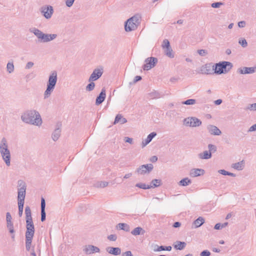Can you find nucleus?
I'll return each instance as SVG.
<instances>
[{
	"mask_svg": "<svg viewBox=\"0 0 256 256\" xmlns=\"http://www.w3.org/2000/svg\"><path fill=\"white\" fill-rule=\"evenodd\" d=\"M8 152V144L6 140L4 138H3L0 144V151Z\"/></svg>",
	"mask_w": 256,
	"mask_h": 256,
	"instance_id": "nucleus-29",
	"label": "nucleus"
},
{
	"mask_svg": "<svg viewBox=\"0 0 256 256\" xmlns=\"http://www.w3.org/2000/svg\"><path fill=\"white\" fill-rule=\"evenodd\" d=\"M172 248L171 246H158V245H156L155 248L154 249V252H160L162 250L170 251L172 250Z\"/></svg>",
	"mask_w": 256,
	"mask_h": 256,
	"instance_id": "nucleus-28",
	"label": "nucleus"
},
{
	"mask_svg": "<svg viewBox=\"0 0 256 256\" xmlns=\"http://www.w3.org/2000/svg\"><path fill=\"white\" fill-rule=\"evenodd\" d=\"M208 152H211V154L212 153L215 152L217 150L216 146L212 144H208Z\"/></svg>",
	"mask_w": 256,
	"mask_h": 256,
	"instance_id": "nucleus-41",
	"label": "nucleus"
},
{
	"mask_svg": "<svg viewBox=\"0 0 256 256\" xmlns=\"http://www.w3.org/2000/svg\"><path fill=\"white\" fill-rule=\"evenodd\" d=\"M6 226L10 234H14V232L12 222H6Z\"/></svg>",
	"mask_w": 256,
	"mask_h": 256,
	"instance_id": "nucleus-43",
	"label": "nucleus"
},
{
	"mask_svg": "<svg viewBox=\"0 0 256 256\" xmlns=\"http://www.w3.org/2000/svg\"><path fill=\"white\" fill-rule=\"evenodd\" d=\"M46 218V213L45 210H41V221L44 222Z\"/></svg>",
	"mask_w": 256,
	"mask_h": 256,
	"instance_id": "nucleus-53",
	"label": "nucleus"
},
{
	"mask_svg": "<svg viewBox=\"0 0 256 256\" xmlns=\"http://www.w3.org/2000/svg\"><path fill=\"white\" fill-rule=\"evenodd\" d=\"M204 222V219L202 217L200 216L194 222L193 224L195 228H197L200 226Z\"/></svg>",
	"mask_w": 256,
	"mask_h": 256,
	"instance_id": "nucleus-32",
	"label": "nucleus"
},
{
	"mask_svg": "<svg viewBox=\"0 0 256 256\" xmlns=\"http://www.w3.org/2000/svg\"><path fill=\"white\" fill-rule=\"evenodd\" d=\"M191 182L192 181L190 179H189L188 178H185L179 182L178 184L181 186H185L189 185L191 184Z\"/></svg>",
	"mask_w": 256,
	"mask_h": 256,
	"instance_id": "nucleus-35",
	"label": "nucleus"
},
{
	"mask_svg": "<svg viewBox=\"0 0 256 256\" xmlns=\"http://www.w3.org/2000/svg\"><path fill=\"white\" fill-rule=\"evenodd\" d=\"M141 21V15L139 14H134L125 22V30L129 32L136 30L140 24Z\"/></svg>",
	"mask_w": 256,
	"mask_h": 256,
	"instance_id": "nucleus-3",
	"label": "nucleus"
},
{
	"mask_svg": "<svg viewBox=\"0 0 256 256\" xmlns=\"http://www.w3.org/2000/svg\"><path fill=\"white\" fill-rule=\"evenodd\" d=\"M150 184L149 185L150 188L158 187L162 184V180L160 179H154L152 180Z\"/></svg>",
	"mask_w": 256,
	"mask_h": 256,
	"instance_id": "nucleus-33",
	"label": "nucleus"
},
{
	"mask_svg": "<svg viewBox=\"0 0 256 256\" xmlns=\"http://www.w3.org/2000/svg\"><path fill=\"white\" fill-rule=\"evenodd\" d=\"M108 182L106 181L98 182L96 184V186L97 188H104L108 186Z\"/></svg>",
	"mask_w": 256,
	"mask_h": 256,
	"instance_id": "nucleus-37",
	"label": "nucleus"
},
{
	"mask_svg": "<svg viewBox=\"0 0 256 256\" xmlns=\"http://www.w3.org/2000/svg\"><path fill=\"white\" fill-rule=\"evenodd\" d=\"M58 80V72L56 70H52L48 76L46 84V88L44 92V98H48L54 91Z\"/></svg>",
	"mask_w": 256,
	"mask_h": 256,
	"instance_id": "nucleus-2",
	"label": "nucleus"
},
{
	"mask_svg": "<svg viewBox=\"0 0 256 256\" xmlns=\"http://www.w3.org/2000/svg\"><path fill=\"white\" fill-rule=\"evenodd\" d=\"M126 122L127 120L126 118H124L121 114H118L115 118L114 124H116L118 122L120 124H124Z\"/></svg>",
	"mask_w": 256,
	"mask_h": 256,
	"instance_id": "nucleus-23",
	"label": "nucleus"
},
{
	"mask_svg": "<svg viewBox=\"0 0 256 256\" xmlns=\"http://www.w3.org/2000/svg\"><path fill=\"white\" fill-rule=\"evenodd\" d=\"M196 102V100L194 99H188L186 100L183 101L182 102V104H183L186 105H192L195 104Z\"/></svg>",
	"mask_w": 256,
	"mask_h": 256,
	"instance_id": "nucleus-42",
	"label": "nucleus"
},
{
	"mask_svg": "<svg viewBox=\"0 0 256 256\" xmlns=\"http://www.w3.org/2000/svg\"><path fill=\"white\" fill-rule=\"evenodd\" d=\"M90 82V83L88 84L86 86V90L88 92L92 90L95 86V84L93 82Z\"/></svg>",
	"mask_w": 256,
	"mask_h": 256,
	"instance_id": "nucleus-44",
	"label": "nucleus"
},
{
	"mask_svg": "<svg viewBox=\"0 0 256 256\" xmlns=\"http://www.w3.org/2000/svg\"><path fill=\"white\" fill-rule=\"evenodd\" d=\"M124 140L125 142L132 144V143L133 140L129 137H125Z\"/></svg>",
	"mask_w": 256,
	"mask_h": 256,
	"instance_id": "nucleus-59",
	"label": "nucleus"
},
{
	"mask_svg": "<svg viewBox=\"0 0 256 256\" xmlns=\"http://www.w3.org/2000/svg\"><path fill=\"white\" fill-rule=\"evenodd\" d=\"M30 32L33 33L40 42H48L54 40L57 37L56 34H44L36 28H30Z\"/></svg>",
	"mask_w": 256,
	"mask_h": 256,
	"instance_id": "nucleus-4",
	"label": "nucleus"
},
{
	"mask_svg": "<svg viewBox=\"0 0 256 256\" xmlns=\"http://www.w3.org/2000/svg\"><path fill=\"white\" fill-rule=\"evenodd\" d=\"M220 174H221L224 175V176H227V174H228V172L224 170H220L218 172Z\"/></svg>",
	"mask_w": 256,
	"mask_h": 256,
	"instance_id": "nucleus-62",
	"label": "nucleus"
},
{
	"mask_svg": "<svg viewBox=\"0 0 256 256\" xmlns=\"http://www.w3.org/2000/svg\"><path fill=\"white\" fill-rule=\"evenodd\" d=\"M201 124V120L196 117L187 118L184 120V124L187 126L196 127Z\"/></svg>",
	"mask_w": 256,
	"mask_h": 256,
	"instance_id": "nucleus-7",
	"label": "nucleus"
},
{
	"mask_svg": "<svg viewBox=\"0 0 256 256\" xmlns=\"http://www.w3.org/2000/svg\"><path fill=\"white\" fill-rule=\"evenodd\" d=\"M198 52L200 56H204L206 54V51L204 50H199Z\"/></svg>",
	"mask_w": 256,
	"mask_h": 256,
	"instance_id": "nucleus-56",
	"label": "nucleus"
},
{
	"mask_svg": "<svg viewBox=\"0 0 256 256\" xmlns=\"http://www.w3.org/2000/svg\"><path fill=\"white\" fill-rule=\"evenodd\" d=\"M106 251L111 254L118 256L121 254V249L118 247L109 246L106 248Z\"/></svg>",
	"mask_w": 256,
	"mask_h": 256,
	"instance_id": "nucleus-20",
	"label": "nucleus"
},
{
	"mask_svg": "<svg viewBox=\"0 0 256 256\" xmlns=\"http://www.w3.org/2000/svg\"><path fill=\"white\" fill-rule=\"evenodd\" d=\"M154 168L152 164H142L136 170V172L138 174L144 175L149 174Z\"/></svg>",
	"mask_w": 256,
	"mask_h": 256,
	"instance_id": "nucleus-9",
	"label": "nucleus"
},
{
	"mask_svg": "<svg viewBox=\"0 0 256 256\" xmlns=\"http://www.w3.org/2000/svg\"><path fill=\"white\" fill-rule=\"evenodd\" d=\"M186 244L184 242L176 241L175 244H174V247L175 249L178 250H182L186 246Z\"/></svg>",
	"mask_w": 256,
	"mask_h": 256,
	"instance_id": "nucleus-27",
	"label": "nucleus"
},
{
	"mask_svg": "<svg viewBox=\"0 0 256 256\" xmlns=\"http://www.w3.org/2000/svg\"><path fill=\"white\" fill-rule=\"evenodd\" d=\"M60 133H61V130L60 128H56L55 130H54V132L52 134V140L54 141L57 140L59 138L60 136Z\"/></svg>",
	"mask_w": 256,
	"mask_h": 256,
	"instance_id": "nucleus-30",
	"label": "nucleus"
},
{
	"mask_svg": "<svg viewBox=\"0 0 256 256\" xmlns=\"http://www.w3.org/2000/svg\"><path fill=\"white\" fill-rule=\"evenodd\" d=\"M205 171L202 168H192L190 170V175L192 177H196L204 174Z\"/></svg>",
	"mask_w": 256,
	"mask_h": 256,
	"instance_id": "nucleus-17",
	"label": "nucleus"
},
{
	"mask_svg": "<svg viewBox=\"0 0 256 256\" xmlns=\"http://www.w3.org/2000/svg\"><path fill=\"white\" fill-rule=\"evenodd\" d=\"M142 79V78L141 76H136L134 77L133 82L134 84L137 82H138L140 80Z\"/></svg>",
	"mask_w": 256,
	"mask_h": 256,
	"instance_id": "nucleus-57",
	"label": "nucleus"
},
{
	"mask_svg": "<svg viewBox=\"0 0 256 256\" xmlns=\"http://www.w3.org/2000/svg\"><path fill=\"white\" fill-rule=\"evenodd\" d=\"M232 168H234L236 170H242L244 168V161L242 160L241 162L233 164H232Z\"/></svg>",
	"mask_w": 256,
	"mask_h": 256,
	"instance_id": "nucleus-31",
	"label": "nucleus"
},
{
	"mask_svg": "<svg viewBox=\"0 0 256 256\" xmlns=\"http://www.w3.org/2000/svg\"><path fill=\"white\" fill-rule=\"evenodd\" d=\"M162 46V48H164V49H165L166 48H168L170 46V43L169 41L168 40L164 39L163 40Z\"/></svg>",
	"mask_w": 256,
	"mask_h": 256,
	"instance_id": "nucleus-46",
	"label": "nucleus"
},
{
	"mask_svg": "<svg viewBox=\"0 0 256 256\" xmlns=\"http://www.w3.org/2000/svg\"><path fill=\"white\" fill-rule=\"evenodd\" d=\"M102 70L100 69H95L90 76L88 82H94L98 80L102 74Z\"/></svg>",
	"mask_w": 256,
	"mask_h": 256,
	"instance_id": "nucleus-13",
	"label": "nucleus"
},
{
	"mask_svg": "<svg viewBox=\"0 0 256 256\" xmlns=\"http://www.w3.org/2000/svg\"><path fill=\"white\" fill-rule=\"evenodd\" d=\"M0 152L6 166H9L10 163V150H8V152H4V150H3V152L0 151Z\"/></svg>",
	"mask_w": 256,
	"mask_h": 256,
	"instance_id": "nucleus-21",
	"label": "nucleus"
},
{
	"mask_svg": "<svg viewBox=\"0 0 256 256\" xmlns=\"http://www.w3.org/2000/svg\"><path fill=\"white\" fill-rule=\"evenodd\" d=\"M53 12V8L50 6H42L41 8V12L46 19H49L52 17Z\"/></svg>",
	"mask_w": 256,
	"mask_h": 256,
	"instance_id": "nucleus-12",
	"label": "nucleus"
},
{
	"mask_svg": "<svg viewBox=\"0 0 256 256\" xmlns=\"http://www.w3.org/2000/svg\"><path fill=\"white\" fill-rule=\"evenodd\" d=\"M232 64L229 62L223 61L214 65V72L216 74H226L232 68Z\"/></svg>",
	"mask_w": 256,
	"mask_h": 256,
	"instance_id": "nucleus-5",
	"label": "nucleus"
},
{
	"mask_svg": "<svg viewBox=\"0 0 256 256\" xmlns=\"http://www.w3.org/2000/svg\"><path fill=\"white\" fill-rule=\"evenodd\" d=\"M256 71V67H243L238 69V72L240 74H253Z\"/></svg>",
	"mask_w": 256,
	"mask_h": 256,
	"instance_id": "nucleus-15",
	"label": "nucleus"
},
{
	"mask_svg": "<svg viewBox=\"0 0 256 256\" xmlns=\"http://www.w3.org/2000/svg\"><path fill=\"white\" fill-rule=\"evenodd\" d=\"M7 70L9 73H12L14 70V66L13 63L8 62L6 66Z\"/></svg>",
	"mask_w": 256,
	"mask_h": 256,
	"instance_id": "nucleus-45",
	"label": "nucleus"
},
{
	"mask_svg": "<svg viewBox=\"0 0 256 256\" xmlns=\"http://www.w3.org/2000/svg\"><path fill=\"white\" fill-rule=\"evenodd\" d=\"M150 160L152 162H155L158 160V157L156 156H154L150 158Z\"/></svg>",
	"mask_w": 256,
	"mask_h": 256,
	"instance_id": "nucleus-63",
	"label": "nucleus"
},
{
	"mask_svg": "<svg viewBox=\"0 0 256 256\" xmlns=\"http://www.w3.org/2000/svg\"><path fill=\"white\" fill-rule=\"evenodd\" d=\"M46 208V202L44 198L42 197L41 198V210H45Z\"/></svg>",
	"mask_w": 256,
	"mask_h": 256,
	"instance_id": "nucleus-52",
	"label": "nucleus"
},
{
	"mask_svg": "<svg viewBox=\"0 0 256 256\" xmlns=\"http://www.w3.org/2000/svg\"><path fill=\"white\" fill-rule=\"evenodd\" d=\"M24 205V202H22V200L20 202H18V215L20 217H21L22 215Z\"/></svg>",
	"mask_w": 256,
	"mask_h": 256,
	"instance_id": "nucleus-38",
	"label": "nucleus"
},
{
	"mask_svg": "<svg viewBox=\"0 0 256 256\" xmlns=\"http://www.w3.org/2000/svg\"><path fill=\"white\" fill-rule=\"evenodd\" d=\"M214 66H211L210 64H206L202 66L200 70V73L204 74H212L214 72Z\"/></svg>",
	"mask_w": 256,
	"mask_h": 256,
	"instance_id": "nucleus-11",
	"label": "nucleus"
},
{
	"mask_svg": "<svg viewBox=\"0 0 256 256\" xmlns=\"http://www.w3.org/2000/svg\"><path fill=\"white\" fill-rule=\"evenodd\" d=\"M210 252L208 250H204L200 254V256H210Z\"/></svg>",
	"mask_w": 256,
	"mask_h": 256,
	"instance_id": "nucleus-51",
	"label": "nucleus"
},
{
	"mask_svg": "<svg viewBox=\"0 0 256 256\" xmlns=\"http://www.w3.org/2000/svg\"><path fill=\"white\" fill-rule=\"evenodd\" d=\"M108 240L114 242L117 240V236L115 234H112L108 236Z\"/></svg>",
	"mask_w": 256,
	"mask_h": 256,
	"instance_id": "nucleus-48",
	"label": "nucleus"
},
{
	"mask_svg": "<svg viewBox=\"0 0 256 256\" xmlns=\"http://www.w3.org/2000/svg\"><path fill=\"white\" fill-rule=\"evenodd\" d=\"M136 186L144 190L150 188V186L149 185L142 182L136 184Z\"/></svg>",
	"mask_w": 256,
	"mask_h": 256,
	"instance_id": "nucleus-39",
	"label": "nucleus"
},
{
	"mask_svg": "<svg viewBox=\"0 0 256 256\" xmlns=\"http://www.w3.org/2000/svg\"><path fill=\"white\" fill-rule=\"evenodd\" d=\"M122 256H132V254L130 251H126L122 254Z\"/></svg>",
	"mask_w": 256,
	"mask_h": 256,
	"instance_id": "nucleus-60",
	"label": "nucleus"
},
{
	"mask_svg": "<svg viewBox=\"0 0 256 256\" xmlns=\"http://www.w3.org/2000/svg\"><path fill=\"white\" fill-rule=\"evenodd\" d=\"M106 96V90L104 88H102L99 95L96 98V104L98 106L101 104L104 100Z\"/></svg>",
	"mask_w": 256,
	"mask_h": 256,
	"instance_id": "nucleus-19",
	"label": "nucleus"
},
{
	"mask_svg": "<svg viewBox=\"0 0 256 256\" xmlns=\"http://www.w3.org/2000/svg\"><path fill=\"white\" fill-rule=\"evenodd\" d=\"M118 229L123 230L126 232H129L130 230V226L126 223H119L116 226Z\"/></svg>",
	"mask_w": 256,
	"mask_h": 256,
	"instance_id": "nucleus-26",
	"label": "nucleus"
},
{
	"mask_svg": "<svg viewBox=\"0 0 256 256\" xmlns=\"http://www.w3.org/2000/svg\"><path fill=\"white\" fill-rule=\"evenodd\" d=\"M145 232V230L139 226L136 228L131 232L132 234L134 236L140 234L143 235Z\"/></svg>",
	"mask_w": 256,
	"mask_h": 256,
	"instance_id": "nucleus-24",
	"label": "nucleus"
},
{
	"mask_svg": "<svg viewBox=\"0 0 256 256\" xmlns=\"http://www.w3.org/2000/svg\"><path fill=\"white\" fill-rule=\"evenodd\" d=\"M32 240V239L31 238H26V248L27 251H29L30 249Z\"/></svg>",
	"mask_w": 256,
	"mask_h": 256,
	"instance_id": "nucleus-40",
	"label": "nucleus"
},
{
	"mask_svg": "<svg viewBox=\"0 0 256 256\" xmlns=\"http://www.w3.org/2000/svg\"><path fill=\"white\" fill-rule=\"evenodd\" d=\"M84 251L86 254H89L93 253L99 252L100 250L98 247L96 246L88 245L84 249Z\"/></svg>",
	"mask_w": 256,
	"mask_h": 256,
	"instance_id": "nucleus-14",
	"label": "nucleus"
},
{
	"mask_svg": "<svg viewBox=\"0 0 256 256\" xmlns=\"http://www.w3.org/2000/svg\"><path fill=\"white\" fill-rule=\"evenodd\" d=\"M18 200L20 202H24V198L26 196V184L23 180H18Z\"/></svg>",
	"mask_w": 256,
	"mask_h": 256,
	"instance_id": "nucleus-6",
	"label": "nucleus"
},
{
	"mask_svg": "<svg viewBox=\"0 0 256 256\" xmlns=\"http://www.w3.org/2000/svg\"><path fill=\"white\" fill-rule=\"evenodd\" d=\"M212 155L211 154V152H209L208 150H205L203 152L200 153L198 154V156L199 158L202 160H208L210 158H212Z\"/></svg>",
	"mask_w": 256,
	"mask_h": 256,
	"instance_id": "nucleus-25",
	"label": "nucleus"
},
{
	"mask_svg": "<svg viewBox=\"0 0 256 256\" xmlns=\"http://www.w3.org/2000/svg\"><path fill=\"white\" fill-rule=\"evenodd\" d=\"M34 66V63L32 62H28L26 66V68L29 69L31 68Z\"/></svg>",
	"mask_w": 256,
	"mask_h": 256,
	"instance_id": "nucleus-61",
	"label": "nucleus"
},
{
	"mask_svg": "<svg viewBox=\"0 0 256 256\" xmlns=\"http://www.w3.org/2000/svg\"><path fill=\"white\" fill-rule=\"evenodd\" d=\"M223 3L222 2H214L212 4V7L214 8H218L220 6L223 5Z\"/></svg>",
	"mask_w": 256,
	"mask_h": 256,
	"instance_id": "nucleus-50",
	"label": "nucleus"
},
{
	"mask_svg": "<svg viewBox=\"0 0 256 256\" xmlns=\"http://www.w3.org/2000/svg\"><path fill=\"white\" fill-rule=\"evenodd\" d=\"M164 54L170 58H174V54L171 46L164 49Z\"/></svg>",
	"mask_w": 256,
	"mask_h": 256,
	"instance_id": "nucleus-36",
	"label": "nucleus"
},
{
	"mask_svg": "<svg viewBox=\"0 0 256 256\" xmlns=\"http://www.w3.org/2000/svg\"><path fill=\"white\" fill-rule=\"evenodd\" d=\"M74 0H66V4L68 7H70L72 6Z\"/></svg>",
	"mask_w": 256,
	"mask_h": 256,
	"instance_id": "nucleus-55",
	"label": "nucleus"
},
{
	"mask_svg": "<svg viewBox=\"0 0 256 256\" xmlns=\"http://www.w3.org/2000/svg\"><path fill=\"white\" fill-rule=\"evenodd\" d=\"M238 43L243 48H246L248 46L246 40L244 38H242L239 40Z\"/></svg>",
	"mask_w": 256,
	"mask_h": 256,
	"instance_id": "nucleus-47",
	"label": "nucleus"
},
{
	"mask_svg": "<svg viewBox=\"0 0 256 256\" xmlns=\"http://www.w3.org/2000/svg\"><path fill=\"white\" fill-rule=\"evenodd\" d=\"M250 110H256V103L250 104L246 108Z\"/></svg>",
	"mask_w": 256,
	"mask_h": 256,
	"instance_id": "nucleus-49",
	"label": "nucleus"
},
{
	"mask_svg": "<svg viewBox=\"0 0 256 256\" xmlns=\"http://www.w3.org/2000/svg\"><path fill=\"white\" fill-rule=\"evenodd\" d=\"M256 130V124L252 126L248 129V132H251Z\"/></svg>",
	"mask_w": 256,
	"mask_h": 256,
	"instance_id": "nucleus-58",
	"label": "nucleus"
},
{
	"mask_svg": "<svg viewBox=\"0 0 256 256\" xmlns=\"http://www.w3.org/2000/svg\"><path fill=\"white\" fill-rule=\"evenodd\" d=\"M22 120L27 124L40 126L42 124V120L39 112L36 110H27L21 116Z\"/></svg>",
	"mask_w": 256,
	"mask_h": 256,
	"instance_id": "nucleus-1",
	"label": "nucleus"
},
{
	"mask_svg": "<svg viewBox=\"0 0 256 256\" xmlns=\"http://www.w3.org/2000/svg\"><path fill=\"white\" fill-rule=\"evenodd\" d=\"M156 132H152L148 136L147 138L142 142V148H144L148 144L152 141L153 138L156 136Z\"/></svg>",
	"mask_w": 256,
	"mask_h": 256,
	"instance_id": "nucleus-22",
	"label": "nucleus"
},
{
	"mask_svg": "<svg viewBox=\"0 0 256 256\" xmlns=\"http://www.w3.org/2000/svg\"><path fill=\"white\" fill-rule=\"evenodd\" d=\"M163 95L158 91L153 90L147 94V98L149 100L158 99L162 97Z\"/></svg>",
	"mask_w": 256,
	"mask_h": 256,
	"instance_id": "nucleus-18",
	"label": "nucleus"
},
{
	"mask_svg": "<svg viewBox=\"0 0 256 256\" xmlns=\"http://www.w3.org/2000/svg\"><path fill=\"white\" fill-rule=\"evenodd\" d=\"M207 129L208 132L212 135L220 136L222 134L220 130L218 127L214 125L208 126Z\"/></svg>",
	"mask_w": 256,
	"mask_h": 256,
	"instance_id": "nucleus-16",
	"label": "nucleus"
},
{
	"mask_svg": "<svg viewBox=\"0 0 256 256\" xmlns=\"http://www.w3.org/2000/svg\"><path fill=\"white\" fill-rule=\"evenodd\" d=\"M246 26V22L244 21H240L238 23V26L240 28H244Z\"/></svg>",
	"mask_w": 256,
	"mask_h": 256,
	"instance_id": "nucleus-64",
	"label": "nucleus"
},
{
	"mask_svg": "<svg viewBox=\"0 0 256 256\" xmlns=\"http://www.w3.org/2000/svg\"><path fill=\"white\" fill-rule=\"evenodd\" d=\"M25 214L26 220V228L34 229V226L32 217L31 210L30 206H26V207Z\"/></svg>",
	"mask_w": 256,
	"mask_h": 256,
	"instance_id": "nucleus-8",
	"label": "nucleus"
},
{
	"mask_svg": "<svg viewBox=\"0 0 256 256\" xmlns=\"http://www.w3.org/2000/svg\"><path fill=\"white\" fill-rule=\"evenodd\" d=\"M12 216L9 212L6 214V222H12Z\"/></svg>",
	"mask_w": 256,
	"mask_h": 256,
	"instance_id": "nucleus-54",
	"label": "nucleus"
},
{
	"mask_svg": "<svg viewBox=\"0 0 256 256\" xmlns=\"http://www.w3.org/2000/svg\"><path fill=\"white\" fill-rule=\"evenodd\" d=\"M158 62V58L154 57H150L146 58L144 60L145 64L142 68L144 70H148L154 68Z\"/></svg>",
	"mask_w": 256,
	"mask_h": 256,
	"instance_id": "nucleus-10",
	"label": "nucleus"
},
{
	"mask_svg": "<svg viewBox=\"0 0 256 256\" xmlns=\"http://www.w3.org/2000/svg\"><path fill=\"white\" fill-rule=\"evenodd\" d=\"M26 238L32 239L34 234V229L26 228Z\"/></svg>",
	"mask_w": 256,
	"mask_h": 256,
	"instance_id": "nucleus-34",
	"label": "nucleus"
}]
</instances>
